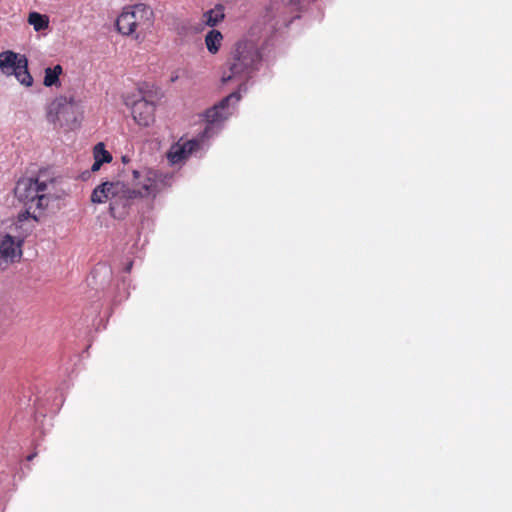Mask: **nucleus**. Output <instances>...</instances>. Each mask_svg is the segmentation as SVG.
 <instances>
[{"label":"nucleus","instance_id":"nucleus-8","mask_svg":"<svg viewBox=\"0 0 512 512\" xmlns=\"http://www.w3.org/2000/svg\"><path fill=\"white\" fill-rule=\"evenodd\" d=\"M22 243L23 240H16V238L7 234L0 240V266L6 267L7 265L19 261L22 256Z\"/></svg>","mask_w":512,"mask_h":512},{"label":"nucleus","instance_id":"nucleus-3","mask_svg":"<svg viewBox=\"0 0 512 512\" xmlns=\"http://www.w3.org/2000/svg\"><path fill=\"white\" fill-rule=\"evenodd\" d=\"M261 61V54L251 43H238L231 62L229 72H224L222 82L227 83L235 77L249 73Z\"/></svg>","mask_w":512,"mask_h":512},{"label":"nucleus","instance_id":"nucleus-13","mask_svg":"<svg viewBox=\"0 0 512 512\" xmlns=\"http://www.w3.org/2000/svg\"><path fill=\"white\" fill-rule=\"evenodd\" d=\"M223 36L218 30H211L205 36V44L211 54H216L222 44Z\"/></svg>","mask_w":512,"mask_h":512},{"label":"nucleus","instance_id":"nucleus-2","mask_svg":"<svg viewBox=\"0 0 512 512\" xmlns=\"http://www.w3.org/2000/svg\"><path fill=\"white\" fill-rule=\"evenodd\" d=\"M54 182L53 178H44L42 173H39L37 177H22L15 185V197L27 207V212L36 209L43 210L50 203V187L54 185Z\"/></svg>","mask_w":512,"mask_h":512},{"label":"nucleus","instance_id":"nucleus-12","mask_svg":"<svg viewBox=\"0 0 512 512\" xmlns=\"http://www.w3.org/2000/svg\"><path fill=\"white\" fill-rule=\"evenodd\" d=\"M225 17L224 6L220 3L216 4L214 8L207 10L203 13L202 21L210 27L216 26Z\"/></svg>","mask_w":512,"mask_h":512},{"label":"nucleus","instance_id":"nucleus-10","mask_svg":"<svg viewBox=\"0 0 512 512\" xmlns=\"http://www.w3.org/2000/svg\"><path fill=\"white\" fill-rule=\"evenodd\" d=\"M241 99L239 92H232L223 98L218 104L205 112L206 121L210 124L221 122L229 116L228 106L230 103H237Z\"/></svg>","mask_w":512,"mask_h":512},{"label":"nucleus","instance_id":"nucleus-16","mask_svg":"<svg viewBox=\"0 0 512 512\" xmlns=\"http://www.w3.org/2000/svg\"><path fill=\"white\" fill-rule=\"evenodd\" d=\"M36 456V454H31L27 457V460L28 461H31L34 457Z\"/></svg>","mask_w":512,"mask_h":512},{"label":"nucleus","instance_id":"nucleus-15","mask_svg":"<svg viewBox=\"0 0 512 512\" xmlns=\"http://www.w3.org/2000/svg\"><path fill=\"white\" fill-rule=\"evenodd\" d=\"M28 23L33 26L35 31H42L48 28L49 17L37 12H31L28 15Z\"/></svg>","mask_w":512,"mask_h":512},{"label":"nucleus","instance_id":"nucleus-14","mask_svg":"<svg viewBox=\"0 0 512 512\" xmlns=\"http://www.w3.org/2000/svg\"><path fill=\"white\" fill-rule=\"evenodd\" d=\"M62 66L57 64L54 67L45 69L43 84L46 87L60 86L59 76L62 74Z\"/></svg>","mask_w":512,"mask_h":512},{"label":"nucleus","instance_id":"nucleus-5","mask_svg":"<svg viewBox=\"0 0 512 512\" xmlns=\"http://www.w3.org/2000/svg\"><path fill=\"white\" fill-rule=\"evenodd\" d=\"M0 70L6 76H14L17 81L31 87L34 79L28 69V59L25 55L6 50L0 53Z\"/></svg>","mask_w":512,"mask_h":512},{"label":"nucleus","instance_id":"nucleus-4","mask_svg":"<svg viewBox=\"0 0 512 512\" xmlns=\"http://www.w3.org/2000/svg\"><path fill=\"white\" fill-rule=\"evenodd\" d=\"M153 20V10L145 2H137L125 8L116 21L118 31L131 35L137 28H148Z\"/></svg>","mask_w":512,"mask_h":512},{"label":"nucleus","instance_id":"nucleus-9","mask_svg":"<svg viewBox=\"0 0 512 512\" xmlns=\"http://www.w3.org/2000/svg\"><path fill=\"white\" fill-rule=\"evenodd\" d=\"M200 140L191 139L183 141L180 139L178 142L171 145L167 152V159L172 164H178L186 160L193 152L200 148Z\"/></svg>","mask_w":512,"mask_h":512},{"label":"nucleus","instance_id":"nucleus-1","mask_svg":"<svg viewBox=\"0 0 512 512\" xmlns=\"http://www.w3.org/2000/svg\"><path fill=\"white\" fill-rule=\"evenodd\" d=\"M133 187L121 181L103 182L91 194V201L101 204L109 201L113 218L124 219L139 199H154L167 185L168 175L151 168L133 170Z\"/></svg>","mask_w":512,"mask_h":512},{"label":"nucleus","instance_id":"nucleus-7","mask_svg":"<svg viewBox=\"0 0 512 512\" xmlns=\"http://www.w3.org/2000/svg\"><path fill=\"white\" fill-rule=\"evenodd\" d=\"M73 115V104L67 101L66 98H58L50 104L47 119L50 123L62 127L69 122L70 116Z\"/></svg>","mask_w":512,"mask_h":512},{"label":"nucleus","instance_id":"nucleus-6","mask_svg":"<svg viewBox=\"0 0 512 512\" xmlns=\"http://www.w3.org/2000/svg\"><path fill=\"white\" fill-rule=\"evenodd\" d=\"M155 109L156 106L153 102L148 101L142 95L138 100H135L131 106V114L134 121L141 127H149L155 122Z\"/></svg>","mask_w":512,"mask_h":512},{"label":"nucleus","instance_id":"nucleus-11","mask_svg":"<svg viewBox=\"0 0 512 512\" xmlns=\"http://www.w3.org/2000/svg\"><path fill=\"white\" fill-rule=\"evenodd\" d=\"M94 163L91 166V171H98L104 163H110L112 161V155L105 149V145L100 142L94 146L93 149Z\"/></svg>","mask_w":512,"mask_h":512}]
</instances>
